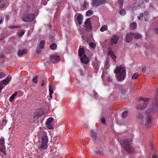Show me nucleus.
Returning <instances> with one entry per match:
<instances>
[{
  "label": "nucleus",
  "mask_w": 158,
  "mask_h": 158,
  "mask_svg": "<svg viewBox=\"0 0 158 158\" xmlns=\"http://www.w3.org/2000/svg\"><path fill=\"white\" fill-rule=\"evenodd\" d=\"M114 72L117 77L118 81H121L124 78L126 75V69L124 67H117L114 70Z\"/></svg>",
  "instance_id": "nucleus-1"
},
{
  "label": "nucleus",
  "mask_w": 158,
  "mask_h": 158,
  "mask_svg": "<svg viewBox=\"0 0 158 158\" xmlns=\"http://www.w3.org/2000/svg\"><path fill=\"white\" fill-rule=\"evenodd\" d=\"M48 142V138L46 133L44 134L42 136V144L40 146L41 149H46L48 146L47 143Z\"/></svg>",
  "instance_id": "nucleus-2"
},
{
  "label": "nucleus",
  "mask_w": 158,
  "mask_h": 158,
  "mask_svg": "<svg viewBox=\"0 0 158 158\" xmlns=\"http://www.w3.org/2000/svg\"><path fill=\"white\" fill-rule=\"evenodd\" d=\"M35 15L34 14L26 13L24 14L23 20L25 22H31L33 21Z\"/></svg>",
  "instance_id": "nucleus-3"
},
{
  "label": "nucleus",
  "mask_w": 158,
  "mask_h": 158,
  "mask_svg": "<svg viewBox=\"0 0 158 158\" xmlns=\"http://www.w3.org/2000/svg\"><path fill=\"white\" fill-rule=\"evenodd\" d=\"M90 18L87 19L85 23V30L86 31L88 32H90L92 30V27L90 22Z\"/></svg>",
  "instance_id": "nucleus-4"
},
{
  "label": "nucleus",
  "mask_w": 158,
  "mask_h": 158,
  "mask_svg": "<svg viewBox=\"0 0 158 158\" xmlns=\"http://www.w3.org/2000/svg\"><path fill=\"white\" fill-rule=\"evenodd\" d=\"M5 140L2 137L0 139V151L2 152L5 155H6V152L5 151V147L4 145Z\"/></svg>",
  "instance_id": "nucleus-5"
},
{
  "label": "nucleus",
  "mask_w": 158,
  "mask_h": 158,
  "mask_svg": "<svg viewBox=\"0 0 158 158\" xmlns=\"http://www.w3.org/2000/svg\"><path fill=\"white\" fill-rule=\"evenodd\" d=\"M60 60V56L56 55L51 56H50V61L53 63H57Z\"/></svg>",
  "instance_id": "nucleus-6"
},
{
  "label": "nucleus",
  "mask_w": 158,
  "mask_h": 158,
  "mask_svg": "<svg viewBox=\"0 0 158 158\" xmlns=\"http://www.w3.org/2000/svg\"><path fill=\"white\" fill-rule=\"evenodd\" d=\"M132 140L130 139H124L123 141L122 146L124 147H125L129 146L131 144Z\"/></svg>",
  "instance_id": "nucleus-7"
},
{
  "label": "nucleus",
  "mask_w": 158,
  "mask_h": 158,
  "mask_svg": "<svg viewBox=\"0 0 158 158\" xmlns=\"http://www.w3.org/2000/svg\"><path fill=\"white\" fill-rule=\"evenodd\" d=\"M133 37V33H127L125 38V41L126 43H129L132 41Z\"/></svg>",
  "instance_id": "nucleus-8"
},
{
  "label": "nucleus",
  "mask_w": 158,
  "mask_h": 158,
  "mask_svg": "<svg viewBox=\"0 0 158 158\" xmlns=\"http://www.w3.org/2000/svg\"><path fill=\"white\" fill-rule=\"evenodd\" d=\"M106 1V0H92V5L93 6H98L104 4Z\"/></svg>",
  "instance_id": "nucleus-9"
},
{
  "label": "nucleus",
  "mask_w": 158,
  "mask_h": 158,
  "mask_svg": "<svg viewBox=\"0 0 158 158\" xmlns=\"http://www.w3.org/2000/svg\"><path fill=\"white\" fill-rule=\"evenodd\" d=\"M119 38V36L117 35H115L113 36L110 39L111 43L112 44H117Z\"/></svg>",
  "instance_id": "nucleus-10"
},
{
  "label": "nucleus",
  "mask_w": 158,
  "mask_h": 158,
  "mask_svg": "<svg viewBox=\"0 0 158 158\" xmlns=\"http://www.w3.org/2000/svg\"><path fill=\"white\" fill-rule=\"evenodd\" d=\"M136 117L137 119H140L141 120L140 123L143 124L144 123L143 120L144 118H143V115L142 113H139L136 115Z\"/></svg>",
  "instance_id": "nucleus-11"
},
{
  "label": "nucleus",
  "mask_w": 158,
  "mask_h": 158,
  "mask_svg": "<svg viewBox=\"0 0 158 158\" xmlns=\"http://www.w3.org/2000/svg\"><path fill=\"white\" fill-rule=\"evenodd\" d=\"M80 60L81 63L86 64H88L89 61V58L86 55L81 57Z\"/></svg>",
  "instance_id": "nucleus-12"
},
{
  "label": "nucleus",
  "mask_w": 158,
  "mask_h": 158,
  "mask_svg": "<svg viewBox=\"0 0 158 158\" xmlns=\"http://www.w3.org/2000/svg\"><path fill=\"white\" fill-rule=\"evenodd\" d=\"M78 55L81 58L86 55L85 54V50L83 48H80L79 49L78 51Z\"/></svg>",
  "instance_id": "nucleus-13"
},
{
  "label": "nucleus",
  "mask_w": 158,
  "mask_h": 158,
  "mask_svg": "<svg viewBox=\"0 0 158 158\" xmlns=\"http://www.w3.org/2000/svg\"><path fill=\"white\" fill-rule=\"evenodd\" d=\"M11 79V76L9 75L6 79L2 81V82L3 84L7 85L10 81Z\"/></svg>",
  "instance_id": "nucleus-14"
},
{
  "label": "nucleus",
  "mask_w": 158,
  "mask_h": 158,
  "mask_svg": "<svg viewBox=\"0 0 158 158\" xmlns=\"http://www.w3.org/2000/svg\"><path fill=\"white\" fill-rule=\"evenodd\" d=\"M125 150L128 153L131 154L133 153L134 151V148L131 146L125 148Z\"/></svg>",
  "instance_id": "nucleus-15"
},
{
  "label": "nucleus",
  "mask_w": 158,
  "mask_h": 158,
  "mask_svg": "<svg viewBox=\"0 0 158 158\" xmlns=\"http://www.w3.org/2000/svg\"><path fill=\"white\" fill-rule=\"evenodd\" d=\"M152 117L148 116V119L147 120L146 125L148 127H150L151 126Z\"/></svg>",
  "instance_id": "nucleus-16"
},
{
  "label": "nucleus",
  "mask_w": 158,
  "mask_h": 158,
  "mask_svg": "<svg viewBox=\"0 0 158 158\" xmlns=\"http://www.w3.org/2000/svg\"><path fill=\"white\" fill-rule=\"evenodd\" d=\"M27 49H24V50H19L18 52V55L19 56H22L24 54H26L27 53Z\"/></svg>",
  "instance_id": "nucleus-17"
},
{
  "label": "nucleus",
  "mask_w": 158,
  "mask_h": 158,
  "mask_svg": "<svg viewBox=\"0 0 158 158\" xmlns=\"http://www.w3.org/2000/svg\"><path fill=\"white\" fill-rule=\"evenodd\" d=\"M83 19V17L82 15H79L77 18V20L79 24L80 25L82 24Z\"/></svg>",
  "instance_id": "nucleus-18"
},
{
  "label": "nucleus",
  "mask_w": 158,
  "mask_h": 158,
  "mask_svg": "<svg viewBox=\"0 0 158 158\" xmlns=\"http://www.w3.org/2000/svg\"><path fill=\"white\" fill-rule=\"evenodd\" d=\"M17 92H15L9 98V101L10 102H12L14 100L15 97L17 95Z\"/></svg>",
  "instance_id": "nucleus-19"
},
{
  "label": "nucleus",
  "mask_w": 158,
  "mask_h": 158,
  "mask_svg": "<svg viewBox=\"0 0 158 158\" xmlns=\"http://www.w3.org/2000/svg\"><path fill=\"white\" fill-rule=\"evenodd\" d=\"M137 26V24L136 23L133 22L132 23L130 26V27L131 30L135 29Z\"/></svg>",
  "instance_id": "nucleus-20"
},
{
  "label": "nucleus",
  "mask_w": 158,
  "mask_h": 158,
  "mask_svg": "<svg viewBox=\"0 0 158 158\" xmlns=\"http://www.w3.org/2000/svg\"><path fill=\"white\" fill-rule=\"evenodd\" d=\"M133 37L135 39H139L141 38L142 37V35L138 33H133Z\"/></svg>",
  "instance_id": "nucleus-21"
},
{
  "label": "nucleus",
  "mask_w": 158,
  "mask_h": 158,
  "mask_svg": "<svg viewBox=\"0 0 158 158\" xmlns=\"http://www.w3.org/2000/svg\"><path fill=\"white\" fill-rule=\"evenodd\" d=\"M108 54L111 56V58L115 60L116 58V56L114 54V53L113 52L111 51H109L108 52Z\"/></svg>",
  "instance_id": "nucleus-22"
},
{
  "label": "nucleus",
  "mask_w": 158,
  "mask_h": 158,
  "mask_svg": "<svg viewBox=\"0 0 158 158\" xmlns=\"http://www.w3.org/2000/svg\"><path fill=\"white\" fill-rule=\"evenodd\" d=\"M45 43V42L44 40H42L40 41V48L43 49L44 47V45Z\"/></svg>",
  "instance_id": "nucleus-23"
},
{
  "label": "nucleus",
  "mask_w": 158,
  "mask_h": 158,
  "mask_svg": "<svg viewBox=\"0 0 158 158\" xmlns=\"http://www.w3.org/2000/svg\"><path fill=\"white\" fill-rule=\"evenodd\" d=\"M57 45L56 44L53 43L51 44L50 46V48L52 50H55L56 48Z\"/></svg>",
  "instance_id": "nucleus-24"
},
{
  "label": "nucleus",
  "mask_w": 158,
  "mask_h": 158,
  "mask_svg": "<svg viewBox=\"0 0 158 158\" xmlns=\"http://www.w3.org/2000/svg\"><path fill=\"white\" fill-rule=\"evenodd\" d=\"M91 134L93 138H94L95 139H96L97 136V133L96 132L92 130L91 131Z\"/></svg>",
  "instance_id": "nucleus-25"
},
{
  "label": "nucleus",
  "mask_w": 158,
  "mask_h": 158,
  "mask_svg": "<svg viewBox=\"0 0 158 158\" xmlns=\"http://www.w3.org/2000/svg\"><path fill=\"white\" fill-rule=\"evenodd\" d=\"M108 29V27L106 25L102 26L100 29V31L102 32H103L106 31Z\"/></svg>",
  "instance_id": "nucleus-26"
},
{
  "label": "nucleus",
  "mask_w": 158,
  "mask_h": 158,
  "mask_svg": "<svg viewBox=\"0 0 158 158\" xmlns=\"http://www.w3.org/2000/svg\"><path fill=\"white\" fill-rule=\"evenodd\" d=\"M128 112L127 110L125 112H123L122 114V117L123 118H126Z\"/></svg>",
  "instance_id": "nucleus-27"
},
{
  "label": "nucleus",
  "mask_w": 158,
  "mask_h": 158,
  "mask_svg": "<svg viewBox=\"0 0 158 158\" xmlns=\"http://www.w3.org/2000/svg\"><path fill=\"white\" fill-rule=\"evenodd\" d=\"M24 33V31L23 30H21L19 31V32H18V35L20 37H22Z\"/></svg>",
  "instance_id": "nucleus-28"
},
{
  "label": "nucleus",
  "mask_w": 158,
  "mask_h": 158,
  "mask_svg": "<svg viewBox=\"0 0 158 158\" xmlns=\"http://www.w3.org/2000/svg\"><path fill=\"white\" fill-rule=\"evenodd\" d=\"M149 100V98H146L144 97H141L139 98V100L143 101L144 102H148Z\"/></svg>",
  "instance_id": "nucleus-29"
},
{
  "label": "nucleus",
  "mask_w": 158,
  "mask_h": 158,
  "mask_svg": "<svg viewBox=\"0 0 158 158\" xmlns=\"http://www.w3.org/2000/svg\"><path fill=\"white\" fill-rule=\"evenodd\" d=\"M93 14V11L92 10H89L87 11L86 13V15L88 16H91Z\"/></svg>",
  "instance_id": "nucleus-30"
},
{
  "label": "nucleus",
  "mask_w": 158,
  "mask_h": 158,
  "mask_svg": "<svg viewBox=\"0 0 158 158\" xmlns=\"http://www.w3.org/2000/svg\"><path fill=\"white\" fill-rule=\"evenodd\" d=\"M53 119L52 117L49 118L46 122V124H51V122L52 121Z\"/></svg>",
  "instance_id": "nucleus-31"
},
{
  "label": "nucleus",
  "mask_w": 158,
  "mask_h": 158,
  "mask_svg": "<svg viewBox=\"0 0 158 158\" xmlns=\"http://www.w3.org/2000/svg\"><path fill=\"white\" fill-rule=\"evenodd\" d=\"M136 108L137 109L141 110H142L143 109L142 105L140 104L137 105L136 106Z\"/></svg>",
  "instance_id": "nucleus-32"
},
{
  "label": "nucleus",
  "mask_w": 158,
  "mask_h": 158,
  "mask_svg": "<svg viewBox=\"0 0 158 158\" xmlns=\"http://www.w3.org/2000/svg\"><path fill=\"white\" fill-rule=\"evenodd\" d=\"M21 27L20 26L12 25L9 27L8 28L10 29H13L15 28H20Z\"/></svg>",
  "instance_id": "nucleus-33"
},
{
  "label": "nucleus",
  "mask_w": 158,
  "mask_h": 158,
  "mask_svg": "<svg viewBox=\"0 0 158 158\" xmlns=\"http://www.w3.org/2000/svg\"><path fill=\"white\" fill-rule=\"evenodd\" d=\"M118 2L120 4V7L121 8H122L123 4V0H118Z\"/></svg>",
  "instance_id": "nucleus-34"
},
{
  "label": "nucleus",
  "mask_w": 158,
  "mask_h": 158,
  "mask_svg": "<svg viewBox=\"0 0 158 158\" xmlns=\"http://www.w3.org/2000/svg\"><path fill=\"white\" fill-rule=\"evenodd\" d=\"M49 94H52L53 93V91L52 90V85H49Z\"/></svg>",
  "instance_id": "nucleus-35"
},
{
  "label": "nucleus",
  "mask_w": 158,
  "mask_h": 158,
  "mask_svg": "<svg viewBox=\"0 0 158 158\" xmlns=\"http://www.w3.org/2000/svg\"><path fill=\"white\" fill-rule=\"evenodd\" d=\"M89 45L91 48H95L96 47V44L92 42L90 43L89 44Z\"/></svg>",
  "instance_id": "nucleus-36"
},
{
  "label": "nucleus",
  "mask_w": 158,
  "mask_h": 158,
  "mask_svg": "<svg viewBox=\"0 0 158 158\" xmlns=\"http://www.w3.org/2000/svg\"><path fill=\"white\" fill-rule=\"evenodd\" d=\"M120 14L122 15H124L126 14V11L124 9H122L120 11Z\"/></svg>",
  "instance_id": "nucleus-37"
},
{
  "label": "nucleus",
  "mask_w": 158,
  "mask_h": 158,
  "mask_svg": "<svg viewBox=\"0 0 158 158\" xmlns=\"http://www.w3.org/2000/svg\"><path fill=\"white\" fill-rule=\"evenodd\" d=\"M47 127L49 129H52L53 127L51 124H46Z\"/></svg>",
  "instance_id": "nucleus-38"
},
{
  "label": "nucleus",
  "mask_w": 158,
  "mask_h": 158,
  "mask_svg": "<svg viewBox=\"0 0 158 158\" xmlns=\"http://www.w3.org/2000/svg\"><path fill=\"white\" fill-rule=\"evenodd\" d=\"M138 74L137 73H135L132 76V79H136L138 77Z\"/></svg>",
  "instance_id": "nucleus-39"
},
{
  "label": "nucleus",
  "mask_w": 158,
  "mask_h": 158,
  "mask_svg": "<svg viewBox=\"0 0 158 158\" xmlns=\"http://www.w3.org/2000/svg\"><path fill=\"white\" fill-rule=\"evenodd\" d=\"M37 76H35L32 79V82L35 83H37Z\"/></svg>",
  "instance_id": "nucleus-40"
},
{
  "label": "nucleus",
  "mask_w": 158,
  "mask_h": 158,
  "mask_svg": "<svg viewBox=\"0 0 158 158\" xmlns=\"http://www.w3.org/2000/svg\"><path fill=\"white\" fill-rule=\"evenodd\" d=\"M5 75V73L3 72L0 73V79L4 77Z\"/></svg>",
  "instance_id": "nucleus-41"
},
{
  "label": "nucleus",
  "mask_w": 158,
  "mask_h": 158,
  "mask_svg": "<svg viewBox=\"0 0 158 158\" xmlns=\"http://www.w3.org/2000/svg\"><path fill=\"white\" fill-rule=\"evenodd\" d=\"M148 102H144L143 103V105H142L143 109L147 107V106H148Z\"/></svg>",
  "instance_id": "nucleus-42"
},
{
  "label": "nucleus",
  "mask_w": 158,
  "mask_h": 158,
  "mask_svg": "<svg viewBox=\"0 0 158 158\" xmlns=\"http://www.w3.org/2000/svg\"><path fill=\"white\" fill-rule=\"evenodd\" d=\"M152 111V109L151 108H149L146 110V113L147 114H150Z\"/></svg>",
  "instance_id": "nucleus-43"
},
{
  "label": "nucleus",
  "mask_w": 158,
  "mask_h": 158,
  "mask_svg": "<svg viewBox=\"0 0 158 158\" xmlns=\"http://www.w3.org/2000/svg\"><path fill=\"white\" fill-rule=\"evenodd\" d=\"M6 5V3H2L0 5V8H4V7Z\"/></svg>",
  "instance_id": "nucleus-44"
},
{
  "label": "nucleus",
  "mask_w": 158,
  "mask_h": 158,
  "mask_svg": "<svg viewBox=\"0 0 158 158\" xmlns=\"http://www.w3.org/2000/svg\"><path fill=\"white\" fill-rule=\"evenodd\" d=\"M36 52L37 53L39 54H40L41 52V50L39 47L37 48Z\"/></svg>",
  "instance_id": "nucleus-45"
},
{
  "label": "nucleus",
  "mask_w": 158,
  "mask_h": 158,
  "mask_svg": "<svg viewBox=\"0 0 158 158\" xmlns=\"http://www.w3.org/2000/svg\"><path fill=\"white\" fill-rule=\"evenodd\" d=\"M94 66L96 69L98 70V69L99 66L97 63L95 64Z\"/></svg>",
  "instance_id": "nucleus-46"
},
{
  "label": "nucleus",
  "mask_w": 158,
  "mask_h": 158,
  "mask_svg": "<svg viewBox=\"0 0 158 158\" xmlns=\"http://www.w3.org/2000/svg\"><path fill=\"white\" fill-rule=\"evenodd\" d=\"M3 88V85L2 84H0V93L1 92L2 89Z\"/></svg>",
  "instance_id": "nucleus-47"
},
{
  "label": "nucleus",
  "mask_w": 158,
  "mask_h": 158,
  "mask_svg": "<svg viewBox=\"0 0 158 158\" xmlns=\"http://www.w3.org/2000/svg\"><path fill=\"white\" fill-rule=\"evenodd\" d=\"M9 15H6L5 17V19L6 21H7L8 20L9 18Z\"/></svg>",
  "instance_id": "nucleus-48"
},
{
  "label": "nucleus",
  "mask_w": 158,
  "mask_h": 158,
  "mask_svg": "<svg viewBox=\"0 0 158 158\" xmlns=\"http://www.w3.org/2000/svg\"><path fill=\"white\" fill-rule=\"evenodd\" d=\"M105 67L106 69H107L109 67V64H105Z\"/></svg>",
  "instance_id": "nucleus-49"
},
{
  "label": "nucleus",
  "mask_w": 158,
  "mask_h": 158,
  "mask_svg": "<svg viewBox=\"0 0 158 158\" xmlns=\"http://www.w3.org/2000/svg\"><path fill=\"white\" fill-rule=\"evenodd\" d=\"M101 122L102 124L105 123L106 120L104 118H102L101 119Z\"/></svg>",
  "instance_id": "nucleus-50"
},
{
  "label": "nucleus",
  "mask_w": 158,
  "mask_h": 158,
  "mask_svg": "<svg viewBox=\"0 0 158 158\" xmlns=\"http://www.w3.org/2000/svg\"><path fill=\"white\" fill-rule=\"evenodd\" d=\"M154 31L158 34V28H156L154 29Z\"/></svg>",
  "instance_id": "nucleus-51"
},
{
  "label": "nucleus",
  "mask_w": 158,
  "mask_h": 158,
  "mask_svg": "<svg viewBox=\"0 0 158 158\" xmlns=\"http://www.w3.org/2000/svg\"><path fill=\"white\" fill-rule=\"evenodd\" d=\"M152 158H157V156L155 154H152Z\"/></svg>",
  "instance_id": "nucleus-52"
},
{
  "label": "nucleus",
  "mask_w": 158,
  "mask_h": 158,
  "mask_svg": "<svg viewBox=\"0 0 158 158\" xmlns=\"http://www.w3.org/2000/svg\"><path fill=\"white\" fill-rule=\"evenodd\" d=\"M45 81H43L41 84V86H44V85Z\"/></svg>",
  "instance_id": "nucleus-53"
},
{
  "label": "nucleus",
  "mask_w": 158,
  "mask_h": 158,
  "mask_svg": "<svg viewBox=\"0 0 158 158\" xmlns=\"http://www.w3.org/2000/svg\"><path fill=\"white\" fill-rule=\"evenodd\" d=\"M134 45H135V48H137L138 46H139V45L138 44H137V43H135V44H134Z\"/></svg>",
  "instance_id": "nucleus-54"
},
{
  "label": "nucleus",
  "mask_w": 158,
  "mask_h": 158,
  "mask_svg": "<svg viewBox=\"0 0 158 158\" xmlns=\"http://www.w3.org/2000/svg\"><path fill=\"white\" fill-rule=\"evenodd\" d=\"M3 20V19L1 18V19L0 20V24L2 23Z\"/></svg>",
  "instance_id": "nucleus-55"
},
{
  "label": "nucleus",
  "mask_w": 158,
  "mask_h": 158,
  "mask_svg": "<svg viewBox=\"0 0 158 158\" xmlns=\"http://www.w3.org/2000/svg\"><path fill=\"white\" fill-rule=\"evenodd\" d=\"M148 13H149L147 11H145L144 12V14L145 15H147L148 14Z\"/></svg>",
  "instance_id": "nucleus-56"
},
{
  "label": "nucleus",
  "mask_w": 158,
  "mask_h": 158,
  "mask_svg": "<svg viewBox=\"0 0 158 158\" xmlns=\"http://www.w3.org/2000/svg\"><path fill=\"white\" fill-rule=\"evenodd\" d=\"M143 16V13H141L139 15V16L141 17V18H142Z\"/></svg>",
  "instance_id": "nucleus-57"
},
{
  "label": "nucleus",
  "mask_w": 158,
  "mask_h": 158,
  "mask_svg": "<svg viewBox=\"0 0 158 158\" xmlns=\"http://www.w3.org/2000/svg\"><path fill=\"white\" fill-rule=\"evenodd\" d=\"M108 81H110L111 82L112 81V78L111 77H109L108 78Z\"/></svg>",
  "instance_id": "nucleus-58"
},
{
  "label": "nucleus",
  "mask_w": 158,
  "mask_h": 158,
  "mask_svg": "<svg viewBox=\"0 0 158 158\" xmlns=\"http://www.w3.org/2000/svg\"><path fill=\"white\" fill-rule=\"evenodd\" d=\"M4 55L3 54H0V58L3 57Z\"/></svg>",
  "instance_id": "nucleus-59"
},
{
  "label": "nucleus",
  "mask_w": 158,
  "mask_h": 158,
  "mask_svg": "<svg viewBox=\"0 0 158 158\" xmlns=\"http://www.w3.org/2000/svg\"><path fill=\"white\" fill-rule=\"evenodd\" d=\"M109 60L107 59L106 61V64H109Z\"/></svg>",
  "instance_id": "nucleus-60"
},
{
  "label": "nucleus",
  "mask_w": 158,
  "mask_h": 158,
  "mask_svg": "<svg viewBox=\"0 0 158 158\" xmlns=\"http://www.w3.org/2000/svg\"><path fill=\"white\" fill-rule=\"evenodd\" d=\"M44 1V0H42V3H43V4H44V5H46L47 3V2H46L45 1V3H43V2Z\"/></svg>",
  "instance_id": "nucleus-61"
},
{
  "label": "nucleus",
  "mask_w": 158,
  "mask_h": 158,
  "mask_svg": "<svg viewBox=\"0 0 158 158\" xmlns=\"http://www.w3.org/2000/svg\"><path fill=\"white\" fill-rule=\"evenodd\" d=\"M150 146L151 147V149H153V147H152V143L151 144H150Z\"/></svg>",
  "instance_id": "nucleus-62"
},
{
  "label": "nucleus",
  "mask_w": 158,
  "mask_h": 158,
  "mask_svg": "<svg viewBox=\"0 0 158 158\" xmlns=\"http://www.w3.org/2000/svg\"><path fill=\"white\" fill-rule=\"evenodd\" d=\"M60 2H58L56 3V6H58V4L60 3Z\"/></svg>",
  "instance_id": "nucleus-63"
},
{
  "label": "nucleus",
  "mask_w": 158,
  "mask_h": 158,
  "mask_svg": "<svg viewBox=\"0 0 158 158\" xmlns=\"http://www.w3.org/2000/svg\"><path fill=\"white\" fill-rule=\"evenodd\" d=\"M52 94H49V97L51 99H52Z\"/></svg>",
  "instance_id": "nucleus-64"
}]
</instances>
